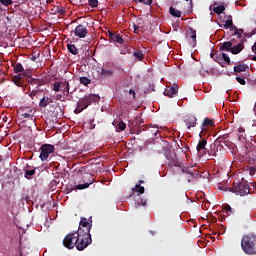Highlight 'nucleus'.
<instances>
[{
	"instance_id": "obj_1",
	"label": "nucleus",
	"mask_w": 256,
	"mask_h": 256,
	"mask_svg": "<svg viewBox=\"0 0 256 256\" xmlns=\"http://www.w3.org/2000/svg\"><path fill=\"white\" fill-rule=\"evenodd\" d=\"M230 193H235V195H239L240 197H245V195H249L251 193V187L249 183L244 178L235 179L232 187H228L227 189Z\"/></svg>"
},
{
	"instance_id": "obj_2",
	"label": "nucleus",
	"mask_w": 256,
	"mask_h": 256,
	"mask_svg": "<svg viewBox=\"0 0 256 256\" xmlns=\"http://www.w3.org/2000/svg\"><path fill=\"white\" fill-rule=\"evenodd\" d=\"M101 101V97L97 94H88L84 97L80 98L77 102V108L74 110L75 115H79V113H83L87 107L93 105V103H99Z\"/></svg>"
},
{
	"instance_id": "obj_3",
	"label": "nucleus",
	"mask_w": 256,
	"mask_h": 256,
	"mask_svg": "<svg viewBox=\"0 0 256 256\" xmlns=\"http://www.w3.org/2000/svg\"><path fill=\"white\" fill-rule=\"evenodd\" d=\"M241 247L246 255H256V236H244L241 241Z\"/></svg>"
},
{
	"instance_id": "obj_4",
	"label": "nucleus",
	"mask_w": 256,
	"mask_h": 256,
	"mask_svg": "<svg viewBox=\"0 0 256 256\" xmlns=\"http://www.w3.org/2000/svg\"><path fill=\"white\" fill-rule=\"evenodd\" d=\"M92 243H93V239H91V234L77 232L76 249L78 251H84Z\"/></svg>"
},
{
	"instance_id": "obj_5",
	"label": "nucleus",
	"mask_w": 256,
	"mask_h": 256,
	"mask_svg": "<svg viewBox=\"0 0 256 256\" xmlns=\"http://www.w3.org/2000/svg\"><path fill=\"white\" fill-rule=\"evenodd\" d=\"M63 245L66 249H74L77 247V231L66 235L63 239Z\"/></svg>"
},
{
	"instance_id": "obj_6",
	"label": "nucleus",
	"mask_w": 256,
	"mask_h": 256,
	"mask_svg": "<svg viewBox=\"0 0 256 256\" xmlns=\"http://www.w3.org/2000/svg\"><path fill=\"white\" fill-rule=\"evenodd\" d=\"M39 151V158L41 159V161H47V159H49V155H51V153H54L55 146L51 144H44L39 148Z\"/></svg>"
},
{
	"instance_id": "obj_7",
	"label": "nucleus",
	"mask_w": 256,
	"mask_h": 256,
	"mask_svg": "<svg viewBox=\"0 0 256 256\" xmlns=\"http://www.w3.org/2000/svg\"><path fill=\"white\" fill-rule=\"evenodd\" d=\"M91 227H93V220L89 222L87 218L83 217L80 220L79 228L77 230L78 233H85L91 235Z\"/></svg>"
},
{
	"instance_id": "obj_8",
	"label": "nucleus",
	"mask_w": 256,
	"mask_h": 256,
	"mask_svg": "<svg viewBox=\"0 0 256 256\" xmlns=\"http://www.w3.org/2000/svg\"><path fill=\"white\" fill-rule=\"evenodd\" d=\"M167 164L169 167H181V162L177 160V154L170 153L166 155Z\"/></svg>"
},
{
	"instance_id": "obj_9",
	"label": "nucleus",
	"mask_w": 256,
	"mask_h": 256,
	"mask_svg": "<svg viewBox=\"0 0 256 256\" xmlns=\"http://www.w3.org/2000/svg\"><path fill=\"white\" fill-rule=\"evenodd\" d=\"M76 37H79L80 39H85L87 37V26L80 24L75 28L74 31Z\"/></svg>"
},
{
	"instance_id": "obj_10",
	"label": "nucleus",
	"mask_w": 256,
	"mask_h": 256,
	"mask_svg": "<svg viewBox=\"0 0 256 256\" xmlns=\"http://www.w3.org/2000/svg\"><path fill=\"white\" fill-rule=\"evenodd\" d=\"M215 126V121L213 119L205 118L202 126H201V132L199 134L200 137H203V133H207V129L209 127H214Z\"/></svg>"
},
{
	"instance_id": "obj_11",
	"label": "nucleus",
	"mask_w": 256,
	"mask_h": 256,
	"mask_svg": "<svg viewBox=\"0 0 256 256\" xmlns=\"http://www.w3.org/2000/svg\"><path fill=\"white\" fill-rule=\"evenodd\" d=\"M100 79H111L115 75V71L113 69H107L105 67L100 68V72L98 71Z\"/></svg>"
},
{
	"instance_id": "obj_12",
	"label": "nucleus",
	"mask_w": 256,
	"mask_h": 256,
	"mask_svg": "<svg viewBox=\"0 0 256 256\" xmlns=\"http://www.w3.org/2000/svg\"><path fill=\"white\" fill-rule=\"evenodd\" d=\"M71 90V84H69L68 80H65L64 82H61L60 91L64 97H69V95L73 94V92H70Z\"/></svg>"
},
{
	"instance_id": "obj_13",
	"label": "nucleus",
	"mask_w": 256,
	"mask_h": 256,
	"mask_svg": "<svg viewBox=\"0 0 256 256\" xmlns=\"http://www.w3.org/2000/svg\"><path fill=\"white\" fill-rule=\"evenodd\" d=\"M19 119L25 123L26 119H33V109L27 107L24 108L19 116Z\"/></svg>"
},
{
	"instance_id": "obj_14",
	"label": "nucleus",
	"mask_w": 256,
	"mask_h": 256,
	"mask_svg": "<svg viewBox=\"0 0 256 256\" xmlns=\"http://www.w3.org/2000/svg\"><path fill=\"white\" fill-rule=\"evenodd\" d=\"M243 41H245V38H243L237 45L232 46V49L230 50L232 55H239V53L245 49Z\"/></svg>"
},
{
	"instance_id": "obj_15",
	"label": "nucleus",
	"mask_w": 256,
	"mask_h": 256,
	"mask_svg": "<svg viewBox=\"0 0 256 256\" xmlns=\"http://www.w3.org/2000/svg\"><path fill=\"white\" fill-rule=\"evenodd\" d=\"M177 93H179V86L177 84H173L172 87L170 88H167L165 91H164V95L166 97H175V95H177Z\"/></svg>"
},
{
	"instance_id": "obj_16",
	"label": "nucleus",
	"mask_w": 256,
	"mask_h": 256,
	"mask_svg": "<svg viewBox=\"0 0 256 256\" xmlns=\"http://www.w3.org/2000/svg\"><path fill=\"white\" fill-rule=\"evenodd\" d=\"M147 131H148V136L151 137L152 139H159V137H161V135L159 134L158 126H149Z\"/></svg>"
},
{
	"instance_id": "obj_17",
	"label": "nucleus",
	"mask_w": 256,
	"mask_h": 256,
	"mask_svg": "<svg viewBox=\"0 0 256 256\" xmlns=\"http://www.w3.org/2000/svg\"><path fill=\"white\" fill-rule=\"evenodd\" d=\"M184 123L187 129H191V127H197V117L190 115L184 119Z\"/></svg>"
},
{
	"instance_id": "obj_18",
	"label": "nucleus",
	"mask_w": 256,
	"mask_h": 256,
	"mask_svg": "<svg viewBox=\"0 0 256 256\" xmlns=\"http://www.w3.org/2000/svg\"><path fill=\"white\" fill-rule=\"evenodd\" d=\"M109 37L113 41V43H118L119 45H123L125 41L121 37V34L109 32Z\"/></svg>"
},
{
	"instance_id": "obj_19",
	"label": "nucleus",
	"mask_w": 256,
	"mask_h": 256,
	"mask_svg": "<svg viewBox=\"0 0 256 256\" xmlns=\"http://www.w3.org/2000/svg\"><path fill=\"white\" fill-rule=\"evenodd\" d=\"M28 83H29L32 87H35L34 89H40V87L43 85V80L38 79V78L30 77V78L28 79Z\"/></svg>"
},
{
	"instance_id": "obj_20",
	"label": "nucleus",
	"mask_w": 256,
	"mask_h": 256,
	"mask_svg": "<svg viewBox=\"0 0 256 256\" xmlns=\"http://www.w3.org/2000/svg\"><path fill=\"white\" fill-rule=\"evenodd\" d=\"M40 89H32L29 88L28 95L32 99V101H39V93Z\"/></svg>"
},
{
	"instance_id": "obj_21",
	"label": "nucleus",
	"mask_w": 256,
	"mask_h": 256,
	"mask_svg": "<svg viewBox=\"0 0 256 256\" xmlns=\"http://www.w3.org/2000/svg\"><path fill=\"white\" fill-rule=\"evenodd\" d=\"M232 47H233V40L226 41L220 45L219 50L220 51H228L229 53H231Z\"/></svg>"
},
{
	"instance_id": "obj_22",
	"label": "nucleus",
	"mask_w": 256,
	"mask_h": 256,
	"mask_svg": "<svg viewBox=\"0 0 256 256\" xmlns=\"http://www.w3.org/2000/svg\"><path fill=\"white\" fill-rule=\"evenodd\" d=\"M210 57L214 58V61H216V63H219L220 66L225 67V62H223V54L219 53V54H210Z\"/></svg>"
},
{
	"instance_id": "obj_23",
	"label": "nucleus",
	"mask_w": 256,
	"mask_h": 256,
	"mask_svg": "<svg viewBox=\"0 0 256 256\" xmlns=\"http://www.w3.org/2000/svg\"><path fill=\"white\" fill-rule=\"evenodd\" d=\"M205 147H207V138H203L198 142V145L196 147V151L200 153V151H205Z\"/></svg>"
},
{
	"instance_id": "obj_24",
	"label": "nucleus",
	"mask_w": 256,
	"mask_h": 256,
	"mask_svg": "<svg viewBox=\"0 0 256 256\" xmlns=\"http://www.w3.org/2000/svg\"><path fill=\"white\" fill-rule=\"evenodd\" d=\"M220 27H223L224 29H230V31H233V27H237V26H233V19L230 16V18L226 20L224 24H221Z\"/></svg>"
},
{
	"instance_id": "obj_25",
	"label": "nucleus",
	"mask_w": 256,
	"mask_h": 256,
	"mask_svg": "<svg viewBox=\"0 0 256 256\" xmlns=\"http://www.w3.org/2000/svg\"><path fill=\"white\" fill-rule=\"evenodd\" d=\"M249 69V66L246 64H239L238 66H234V73H245Z\"/></svg>"
},
{
	"instance_id": "obj_26",
	"label": "nucleus",
	"mask_w": 256,
	"mask_h": 256,
	"mask_svg": "<svg viewBox=\"0 0 256 256\" xmlns=\"http://www.w3.org/2000/svg\"><path fill=\"white\" fill-rule=\"evenodd\" d=\"M133 193H138V195H143L145 193V187L141 186L140 184H136L134 188H132Z\"/></svg>"
},
{
	"instance_id": "obj_27",
	"label": "nucleus",
	"mask_w": 256,
	"mask_h": 256,
	"mask_svg": "<svg viewBox=\"0 0 256 256\" xmlns=\"http://www.w3.org/2000/svg\"><path fill=\"white\" fill-rule=\"evenodd\" d=\"M67 49L72 55H79V50L77 49V46H75V44H68Z\"/></svg>"
},
{
	"instance_id": "obj_28",
	"label": "nucleus",
	"mask_w": 256,
	"mask_h": 256,
	"mask_svg": "<svg viewBox=\"0 0 256 256\" xmlns=\"http://www.w3.org/2000/svg\"><path fill=\"white\" fill-rule=\"evenodd\" d=\"M13 69L14 73H23V71H25V68H23V65L21 63H14Z\"/></svg>"
},
{
	"instance_id": "obj_29",
	"label": "nucleus",
	"mask_w": 256,
	"mask_h": 256,
	"mask_svg": "<svg viewBox=\"0 0 256 256\" xmlns=\"http://www.w3.org/2000/svg\"><path fill=\"white\" fill-rule=\"evenodd\" d=\"M232 29H233L234 35H235V37H237V39H241V37H243V33H244L243 29H241V28L239 29L237 27H233Z\"/></svg>"
},
{
	"instance_id": "obj_30",
	"label": "nucleus",
	"mask_w": 256,
	"mask_h": 256,
	"mask_svg": "<svg viewBox=\"0 0 256 256\" xmlns=\"http://www.w3.org/2000/svg\"><path fill=\"white\" fill-rule=\"evenodd\" d=\"M169 13L172 15V17H181V11L175 9L172 6L169 8Z\"/></svg>"
},
{
	"instance_id": "obj_31",
	"label": "nucleus",
	"mask_w": 256,
	"mask_h": 256,
	"mask_svg": "<svg viewBox=\"0 0 256 256\" xmlns=\"http://www.w3.org/2000/svg\"><path fill=\"white\" fill-rule=\"evenodd\" d=\"M49 103H50V102H49V97L43 96V98L40 99L39 107L45 108V107H47V105H49Z\"/></svg>"
},
{
	"instance_id": "obj_32",
	"label": "nucleus",
	"mask_w": 256,
	"mask_h": 256,
	"mask_svg": "<svg viewBox=\"0 0 256 256\" xmlns=\"http://www.w3.org/2000/svg\"><path fill=\"white\" fill-rule=\"evenodd\" d=\"M182 171H183V173H186V175H192V177H199V172L193 171L189 168L183 169Z\"/></svg>"
},
{
	"instance_id": "obj_33",
	"label": "nucleus",
	"mask_w": 256,
	"mask_h": 256,
	"mask_svg": "<svg viewBox=\"0 0 256 256\" xmlns=\"http://www.w3.org/2000/svg\"><path fill=\"white\" fill-rule=\"evenodd\" d=\"M133 55L136 57V59H138V61H143V58L145 57V55H143V51L141 50L134 51Z\"/></svg>"
},
{
	"instance_id": "obj_34",
	"label": "nucleus",
	"mask_w": 256,
	"mask_h": 256,
	"mask_svg": "<svg viewBox=\"0 0 256 256\" xmlns=\"http://www.w3.org/2000/svg\"><path fill=\"white\" fill-rule=\"evenodd\" d=\"M227 136H220L216 139V143H223L226 147H229V142L225 141Z\"/></svg>"
},
{
	"instance_id": "obj_35",
	"label": "nucleus",
	"mask_w": 256,
	"mask_h": 256,
	"mask_svg": "<svg viewBox=\"0 0 256 256\" xmlns=\"http://www.w3.org/2000/svg\"><path fill=\"white\" fill-rule=\"evenodd\" d=\"M88 5L92 9H97L99 7V0H88Z\"/></svg>"
},
{
	"instance_id": "obj_36",
	"label": "nucleus",
	"mask_w": 256,
	"mask_h": 256,
	"mask_svg": "<svg viewBox=\"0 0 256 256\" xmlns=\"http://www.w3.org/2000/svg\"><path fill=\"white\" fill-rule=\"evenodd\" d=\"M79 81L81 83V85H85L87 87V85L91 84V79L87 78V77H80Z\"/></svg>"
},
{
	"instance_id": "obj_37",
	"label": "nucleus",
	"mask_w": 256,
	"mask_h": 256,
	"mask_svg": "<svg viewBox=\"0 0 256 256\" xmlns=\"http://www.w3.org/2000/svg\"><path fill=\"white\" fill-rule=\"evenodd\" d=\"M33 175H35V169H32V170L26 169V170H25V175H24V177H25L26 179H31V177H32Z\"/></svg>"
},
{
	"instance_id": "obj_38",
	"label": "nucleus",
	"mask_w": 256,
	"mask_h": 256,
	"mask_svg": "<svg viewBox=\"0 0 256 256\" xmlns=\"http://www.w3.org/2000/svg\"><path fill=\"white\" fill-rule=\"evenodd\" d=\"M53 91H55V93H59V91H61V82L55 81L53 83Z\"/></svg>"
},
{
	"instance_id": "obj_39",
	"label": "nucleus",
	"mask_w": 256,
	"mask_h": 256,
	"mask_svg": "<svg viewBox=\"0 0 256 256\" xmlns=\"http://www.w3.org/2000/svg\"><path fill=\"white\" fill-rule=\"evenodd\" d=\"M222 60L225 65H231V58L225 53H222Z\"/></svg>"
},
{
	"instance_id": "obj_40",
	"label": "nucleus",
	"mask_w": 256,
	"mask_h": 256,
	"mask_svg": "<svg viewBox=\"0 0 256 256\" xmlns=\"http://www.w3.org/2000/svg\"><path fill=\"white\" fill-rule=\"evenodd\" d=\"M223 11H225V6L223 5H220L214 8V13H216L217 15H221Z\"/></svg>"
},
{
	"instance_id": "obj_41",
	"label": "nucleus",
	"mask_w": 256,
	"mask_h": 256,
	"mask_svg": "<svg viewBox=\"0 0 256 256\" xmlns=\"http://www.w3.org/2000/svg\"><path fill=\"white\" fill-rule=\"evenodd\" d=\"M0 3L4 7H9V5H13V0H0Z\"/></svg>"
},
{
	"instance_id": "obj_42",
	"label": "nucleus",
	"mask_w": 256,
	"mask_h": 256,
	"mask_svg": "<svg viewBox=\"0 0 256 256\" xmlns=\"http://www.w3.org/2000/svg\"><path fill=\"white\" fill-rule=\"evenodd\" d=\"M118 129L119 131H125V129H127V124H125V122H123L122 120L118 123Z\"/></svg>"
},
{
	"instance_id": "obj_43",
	"label": "nucleus",
	"mask_w": 256,
	"mask_h": 256,
	"mask_svg": "<svg viewBox=\"0 0 256 256\" xmlns=\"http://www.w3.org/2000/svg\"><path fill=\"white\" fill-rule=\"evenodd\" d=\"M246 171L249 173V175L251 177H253V175H255V173H256V167L255 166H251Z\"/></svg>"
},
{
	"instance_id": "obj_44",
	"label": "nucleus",
	"mask_w": 256,
	"mask_h": 256,
	"mask_svg": "<svg viewBox=\"0 0 256 256\" xmlns=\"http://www.w3.org/2000/svg\"><path fill=\"white\" fill-rule=\"evenodd\" d=\"M89 185H91V182L90 183H84V184H78L76 185V189H87L89 187Z\"/></svg>"
},
{
	"instance_id": "obj_45",
	"label": "nucleus",
	"mask_w": 256,
	"mask_h": 256,
	"mask_svg": "<svg viewBox=\"0 0 256 256\" xmlns=\"http://www.w3.org/2000/svg\"><path fill=\"white\" fill-rule=\"evenodd\" d=\"M199 74L202 76V77H207V75H209V70L205 69V68H201L199 70Z\"/></svg>"
},
{
	"instance_id": "obj_46",
	"label": "nucleus",
	"mask_w": 256,
	"mask_h": 256,
	"mask_svg": "<svg viewBox=\"0 0 256 256\" xmlns=\"http://www.w3.org/2000/svg\"><path fill=\"white\" fill-rule=\"evenodd\" d=\"M14 83L17 85V87H21V75L14 77Z\"/></svg>"
},
{
	"instance_id": "obj_47",
	"label": "nucleus",
	"mask_w": 256,
	"mask_h": 256,
	"mask_svg": "<svg viewBox=\"0 0 256 256\" xmlns=\"http://www.w3.org/2000/svg\"><path fill=\"white\" fill-rule=\"evenodd\" d=\"M133 29H134V33H139L140 29H143V27L137 24H133Z\"/></svg>"
},
{
	"instance_id": "obj_48",
	"label": "nucleus",
	"mask_w": 256,
	"mask_h": 256,
	"mask_svg": "<svg viewBox=\"0 0 256 256\" xmlns=\"http://www.w3.org/2000/svg\"><path fill=\"white\" fill-rule=\"evenodd\" d=\"M139 3H143V5H151L153 0H138Z\"/></svg>"
},
{
	"instance_id": "obj_49",
	"label": "nucleus",
	"mask_w": 256,
	"mask_h": 256,
	"mask_svg": "<svg viewBox=\"0 0 256 256\" xmlns=\"http://www.w3.org/2000/svg\"><path fill=\"white\" fill-rule=\"evenodd\" d=\"M236 81L240 83V85H245L247 82L245 81V78L236 77Z\"/></svg>"
},
{
	"instance_id": "obj_50",
	"label": "nucleus",
	"mask_w": 256,
	"mask_h": 256,
	"mask_svg": "<svg viewBox=\"0 0 256 256\" xmlns=\"http://www.w3.org/2000/svg\"><path fill=\"white\" fill-rule=\"evenodd\" d=\"M224 211H226L227 213H233V209L231 208L230 205H225L224 206Z\"/></svg>"
},
{
	"instance_id": "obj_51",
	"label": "nucleus",
	"mask_w": 256,
	"mask_h": 256,
	"mask_svg": "<svg viewBox=\"0 0 256 256\" xmlns=\"http://www.w3.org/2000/svg\"><path fill=\"white\" fill-rule=\"evenodd\" d=\"M191 39L194 41V43L197 41V32L195 30H192Z\"/></svg>"
},
{
	"instance_id": "obj_52",
	"label": "nucleus",
	"mask_w": 256,
	"mask_h": 256,
	"mask_svg": "<svg viewBox=\"0 0 256 256\" xmlns=\"http://www.w3.org/2000/svg\"><path fill=\"white\" fill-rule=\"evenodd\" d=\"M95 119L90 120V129L93 130L95 129V124L93 123Z\"/></svg>"
},
{
	"instance_id": "obj_53",
	"label": "nucleus",
	"mask_w": 256,
	"mask_h": 256,
	"mask_svg": "<svg viewBox=\"0 0 256 256\" xmlns=\"http://www.w3.org/2000/svg\"><path fill=\"white\" fill-rule=\"evenodd\" d=\"M65 8H60V9H58V13H59V15H65Z\"/></svg>"
},
{
	"instance_id": "obj_54",
	"label": "nucleus",
	"mask_w": 256,
	"mask_h": 256,
	"mask_svg": "<svg viewBox=\"0 0 256 256\" xmlns=\"http://www.w3.org/2000/svg\"><path fill=\"white\" fill-rule=\"evenodd\" d=\"M193 179H197V177H193V175H189L187 178L188 183H191V181H193Z\"/></svg>"
},
{
	"instance_id": "obj_55",
	"label": "nucleus",
	"mask_w": 256,
	"mask_h": 256,
	"mask_svg": "<svg viewBox=\"0 0 256 256\" xmlns=\"http://www.w3.org/2000/svg\"><path fill=\"white\" fill-rule=\"evenodd\" d=\"M129 95H132L133 96V99H135L136 97H135V90H133V89H130L129 90Z\"/></svg>"
},
{
	"instance_id": "obj_56",
	"label": "nucleus",
	"mask_w": 256,
	"mask_h": 256,
	"mask_svg": "<svg viewBox=\"0 0 256 256\" xmlns=\"http://www.w3.org/2000/svg\"><path fill=\"white\" fill-rule=\"evenodd\" d=\"M24 199H25L26 203H29L31 201V197L30 196H26Z\"/></svg>"
},
{
	"instance_id": "obj_57",
	"label": "nucleus",
	"mask_w": 256,
	"mask_h": 256,
	"mask_svg": "<svg viewBox=\"0 0 256 256\" xmlns=\"http://www.w3.org/2000/svg\"><path fill=\"white\" fill-rule=\"evenodd\" d=\"M141 205L143 206V207H145V205H147V201H145V200H141Z\"/></svg>"
},
{
	"instance_id": "obj_58",
	"label": "nucleus",
	"mask_w": 256,
	"mask_h": 256,
	"mask_svg": "<svg viewBox=\"0 0 256 256\" xmlns=\"http://www.w3.org/2000/svg\"><path fill=\"white\" fill-rule=\"evenodd\" d=\"M54 0H46V3L50 5V3H53Z\"/></svg>"
},
{
	"instance_id": "obj_59",
	"label": "nucleus",
	"mask_w": 256,
	"mask_h": 256,
	"mask_svg": "<svg viewBox=\"0 0 256 256\" xmlns=\"http://www.w3.org/2000/svg\"><path fill=\"white\" fill-rule=\"evenodd\" d=\"M239 140H240V141H245V137L239 136Z\"/></svg>"
},
{
	"instance_id": "obj_60",
	"label": "nucleus",
	"mask_w": 256,
	"mask_h": 256,
	"mask_svg": "<svg viewBox=\"0 0 256 256\" xmlns=\"http://www.w3.org/2000/svg\"><path fill=\"white\" fill-rule=\"evenodd\" d=\"M143 183H145L144 180H139V185H143Z\"/></svg>"
},
{
	"instance_id": "obj_61",
	"label": "nucleus",
	"mask_w": 256,
	"mask_h": 256,
	"mask_svg": "<svg viewBox=\"0 0 256 256\" xmlns=\"http://www.w3.org/2000/svg\"><path fill=\"white\" fill-rule=\"evenodd\" d=\"M61 97H62L61 94H58V95H57V99H58V100H60Z\"/></svg>"
},
{
	"instance_id": "obj_62",
	"label": "nucleus",
	"mask_w": 256,
	"mask_h": 256,
	"mask_svg": "<svg viewBox=\"0 0 256 256\" xmlns=\"http://www.w3.org/2000/svg\"><path fill=\"white\" fill-rule=\"evenodd\" d=\"M253 189H254V191H256V184L253 185Z\"/></svg>"
},
{
	"instance_id": "obj_63",
	"label": "nucleus",
	"mask_w": 256,
	"mask_h": 256,
	"mask_svg": "<svg viewBox=\"0 0 256 256\" xmlns=\"http://www.w3.org/2000/svg\"><path fill=\"white\" fill-rule=\"evenodd\" d=\"M3 121H7V117H4V118H3Z\"/></svg>"
},
{
	"instance_id": "obj_64",
	"label": "nucleus",
	"mask_w": 256,
	"mask_h": 256,
	"mask_svg": "<svg viewBox=\"0 0 256 256\" xmlns=\"http://www.w3.org/2000/svg\"><path fill=\"white\" fill-rule=\"evenodd\" d=\"M20 256H23V252H21V250H20Z\"/></svg>"
}]
</instances>
